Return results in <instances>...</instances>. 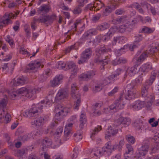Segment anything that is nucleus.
I'll use <instances>...</instances> for the list:
<instances>
[{
	"label": "nucleus",
	"instance_id": "2eb2a0df",
	"mask_svg": "<svg viewBox=\"0 0 159 159\" xmlns=\"http://www.w3.org/2000/svg\"><path fill=\"white\" fill-rule=\"evenodd\" d=\"M27 80V78L23 76L20 77L16 80L14 79L11 81L13 85L15 86H18L20 85H24L25 84Z\"/></svg>",
	"mask_w": 159,
	"mask_h": 159
},
{
	"label": "nucleus",
	"instance_id": "b1692460",
	"mask_svg": "<svg viewBox=\"0 0 159 159\" xmlns=\"http://www.w3.org/2000/svg\"><path fill=\"white\" fill-rule=\"evenodd\" d=\"M137 67L138 66L135 65L133 66L128 67L126 71L127 75L130 76H134L138 72Z\"/></svg>",
	"mask_w": 159,
	"mask_h": 159
},
{
	"label": "nucleus",
	"instance_id": "6e6552de",
	"mask_svg": "<svg viewBox=\"0 0 159 159\" xmlns=\"http://www.w3.org/2000/svg\"><path fill=\"white\" fill-rule=\"evenodd\" d=\"M134 88V85L133 83H131L127 85L126 89L128 92L125 96L126 99L130 100L136 97V91Z\"/></svg>",
	"mask_w": 159,
	"mask_h": 159
},
{
	"label": "nucleus",
	"instance_id": "7c9ffc66",
	"mask_svg": "<svg viewBox=\"0 0 159 159\" xmlns=\"http://www.w3.org/2000/svg\"><path fill=\"white\" fill-rule=\"evenodd\" d=\"M140 7L139 10H144L148 9V10H153V8L151 6V5L146 2H144L141 3L139 5Z\"/></svg>",
	"mask_w": 159,
	"mask_h": 159
},
{
	"label": "nucleus",
	"instance_id": "f257e3e1",
	"mask_svg": "<svg viewBox=\"0 0 159 159\" xmlns=\"http://www.w3.org/2000/svg\"><path fill=\"white\" fill-rule=\"evenodd\" d=\"M55 111L56 113L55 119L58 121H60L64 117L70 112V109L68 107L59 105L55 107Z\"/></svg>",
	"mask_w": 159,
	"mask_h": 159
},
{
	"label": "nucleus",
	"instance_id": "423d86ee",
	"mask_svg": "<svg viewBox=\"0 0 159 159\" xmlns=\"http://www.w3.org/2000/svg\"><path fill=\"white\" fill-rule=\"evenodd\" d=\"M7 99L3 98L1 100H0V109H2L1 113L0 114V119L1 120L2 118H4L3 122L7 124L9 123L11 120V116L8 113H7L4 117L5 115V111L4 108L7 106Z\"/></svg>",
	"mask_w": 159,
	"mask_h": 159
},
{
	"label": "nucleus",
	"instance_id": "6ab92c4d",
	"mask_svg": "<svg viewBox=\"0 0 159 159\" xmlns=\"http://www.w3.org/2000/svg\"><path fill=\"white\" fill-rule=\"evenodd\" d=\"M97 34V30L95 29H90L83 35L82 39L84 40H85L87 39L89 37L96 35Z\"/></svg>",
	"mask_w": 159,
	"mask_h": 159
},
{
	"label": "nucleus",
	"instance_id": "bf43d9fd",
	"mask_svg": "<svg viewBox=\"0 0 159 159\" xmlns=\"http://www.w3.org/2000/svg\"><path fill=\"white\" fill-rule=\"evenodd\" d=\"M31 133L33 135V138L34 139L35 137L36 136L40 135L42 133L41 131L39 129H38L36 131H32Z\"/></svg>",
	"mask_w": 159,
	"mask_h": 159
},
{
	"label": "nucleus",
	"instance_id": "0e129e2a",
	"mask_svg": "<svg viewBox=\"0 0 159 159\" xmlns=\"http://www.w3.org/2000/svg\"><path fill=\"white\" fill-rule=\"evenodd\" d=\"M40 10H49L51 9L50 5L49 4H43L41 6Z\"/></svg>",
	"mask_w": 159,
	"mask_h": 159
},
{
	"label": "nucleus",
	"instance_id": "7ed1b4c3",
	"mask_svg": "<svg viewBox=\"0 0 159 159\" xmlns=\"http://www.w3.org/2000/svg\"><path fill=\"white\" fill-rule=\"evenodd\" d=\"M110 50V49L107 48L105 47L101 48L100 49H97L96 52V59L95 60V61L96 62H102L103 66L107 64L110 61V60L108 57H105L106 58L102 59V54L107 52Z\"/></svg>",
	"mask_w": 159,
	"mask_h": 159
},
{
	"label": "nucleus",
	"instance_id": "dca6fc26",
	"mask_svg": "<svg viewBox=\"0 0 159 159\" xmlns=\"http://www.w3.org/2000/svg\"><path fill=\"white\" fill-rule=\"evenodd\" d=\"M71 89V94L72 98L75 99L80 97V94L77 91V87L75 83L72 84Z\"/></svg>",
	"mask_w": 159,
	"mask_h": 159
},
{
	"label": "nucleus",
	"instance_id": "ddd939ff",
	"mask_svg": "<svg viewBox=\"0 0 159 159\" xmlns=\"http://www.w3.org/2000/svg\"><path fill=\"white\" fill-rule=\"evenodd\" d=\"M67 66L69 69H71V76L72 77H74L77 75L78 68L73 62L71 61L68 62Z\"/></svg>",
	"mask_w": 159,
	"mask_h": 159
},
{
	"label": "nucleus",
	"instance_id": "a211bd4d",
	"mask_svg": "<svg viewBox=\"0 0 159 159\" xmlns=\"http://www.w3.org/2000/svg\"><path fill=\"white\" fill-rule=\"evenodd\" d=\"M112 21L114 24H119L124 23L128 24V22H129V20L128 17L123 16L119 18L114 19Z\"/></svg>",
	"mask_w": 159,
	"mask_h": 159
},
{
	"label": "nucleus",
	"instance_id": "bb28decb",
	"mask_svg": "<svg viewBox=\"0 0 159 159\" xmlns=\"http://www.w3.org/2000/svg\"><path fill=\"white\" fill-rule=\"evenodd\" d=\"M28 148V147H25L20 149L18 150L16 153L15 155L18 157L23 158V156L27 153Z\"/></svg>",
	"mask_w": 159,
	"mask_h": 159
},
{
	"label": "nucleus",
	"instance_id": "1a4fd4ad",
	"mask_svg": "<svg viewBox=\"0 0 159 159\" xmlns=\"http://www.w3.org/2000/svg\"><path fill=\"white\" fill-rule=\"evenodd\" d=\"M19 12L12 13H6L3 16H0V20L3 22V23L7 25L12 23L11 19L16 18L19 14Z\"/></svg>",
	"mask_w": 159,
	"mask_h": 159
},
{
	"label": "nucleus",
	"instance_id": "c03bdc74",
	"mask_svg": "<svg viewBox=\"0 0 159 159\" xmlns=\"http://www.w3.org/2000/svg\"><path fill=\"white\" fill-rule=\"evenodd\" d=\"M147 52H146L143 53L137 59L138 62H141L143 61L144 60L148 57Z\"/></svg>",
	"mask_w": 159,
	"mask_h": 159
},
{
	"label": "nucleus",
	"instance_id": "e433bc0d",
	"mask_svg": "<svg viewBox=\"0 0 159 159\" xmlns=\"http://www.w3.org/2000/svg\"><path fill=\"white\" fill-rule=\"evenodd\" d=\"M21 3V1L20 0H16L15 2L10 3L8 5V7L11 9L15 8L19 4H20Z\"/></svg>",
	"mask_w": 159,
	"mask_h": 159
},
{
	"label": "nucleus",
	"instance_id": "79ce46f5",
	"mask_svg": "<svg viewBox=\"0 0 159 159\" xmlns=\"http://www.w3.org/2000/svg\"><path fill=\"white\" fill-rule=\"evenodd\" d=\"M125 139L127 142L132 144H133L135 142V138L130 135H127L125 136Z\"/></svg>",
	"mask_w": 159,
	"mask_h": 159
},
{
	"label": "nucleus",
	"instance_id": "f03ea898",
	"mask_svg": "<svg viewBox=\"0 0 159 159\" xmlns=\"http://www.w3.org/2000/svg\"><path fill=\"white\" fill-rule=\"evenodd\" d=\"M18 95H21L28 97L31 98L36 93L39 92L41 89L35 88L31 87H22L17 90Z\"/></svg>",
	"mask_w": 159,
	"mask_h": 159
},
{
	"label": "nucleus",
	"instance_id": "c9c22d12",
	"mask_svg": "<svg viewBox=\"0 0 159 159\" xmlns=\"http://www.w3.org/2000/svg\"><path fill=\"white\" fill-rule=\"evenodd\" d=\"M126 148L127 149L128 151L126 152L124 154V156L125 157L124 159H127L126 158L127 157L129 158V157L128 156V154L129 153H132L133 152V149L131 145L128 144H126Z\"/></svg>",
	"mask_w": 159,
	"mask_h": 159
},
{
	"label": "nucleus",
	"instance_id": "e2e57ef3",
	"mask_svg": "<svg viewBox=\"0 0 159 159\" xmlns=\"http://www.w3.org/2000/svg\"><path fill=\"white\" fill-rule=\"evenodd\" d=\"M102 102L100 101L96 102L93 106V108L95 109H96V108L99 109L102 106Z\"/></svg>",
	"mask_w": 159,
	"mask_h": 159
},
{
	"label": "nucleus",
	"instance_id": "5701e85b",
	"mask_svg": "<svg viewBox=\"0 0 159 159\" xmlns=\"http://www.w3.org/2000/svg\"><path fill=\"white\" fill-rule=\"evenodd\" d=\"M144 101H141L139 100L136 101L134 104L133 105L132 108L135 111H138L144 107L145 105Z\"/></svg>",
	"mask_w": 159,
	"mask_h": 159
},
{
	"label": "nucleus",
	"instance_id": "338daca9",
	"mask_svg": "<svg viewBox=\"0 0 159 159\" xmlns=\"http://www.w3.org/2000/svg\"><path fill=\"white\" fill-rule=\"evenodd\" d=\"M142 17L140 16H137L136 18L134 19L132 21V23L133 24H134L137 23L139 21H141V18Z\"/></svg>",
	"mask_w": 159,
	"mask_h": 159
},
{
	"label": "nucleus",
	"instance_id": "a878e982",
	"mask_svg": "<svg viewBox=\"0 0 159 159\" xmlns=\"http://www.w3.org/2000/svg\"><path fill=\"white\" fill-rule=\"evenodd\" d=\"M127 40V38L123 36L114 37L112 42V44L113 45H115L117 41H118L119 43H125Z\"/></svg>",
	"mask_w": 159,
	"mask_h": 159
},
{
	"label": "nucleus",
	"instance_id": "39448f33",
	"mask_svg": "<svg viewBox=\"0 0 159 159\" xmlns=\"http://www.w3.org/2000/svg\"><path fill=\"white\" fill-rule=\"evenodd\" d=\"M156 74L154 73L152 74L148 80H147L143 84L141 90V94L143 97H145L148 95V90L149 87L151 85L155 80Z\"/></svg>",
	"mask_w": 159,
	"mask_h": 159
},
{
	"label": "nucleus",
	"instance_id": "4c0bfd02",
	"mask_svg": "<svg viewBox=\"0 0 159 159\" xmlns=\"http://www.w3.org/2000/svg\"><path fill=\"white\" fill-rule=\"evenodd\" d=\"M57 16L56 14H53L51 15H48V24H52L54 21L56 20Z\"/></svg>",
	"mask_w": 159,
	"mask_h": 159
},
{
	"label": "nucleus",
	"instance_id": "f704fd0d",
	"mask_svg": "<svg viewBox=\"0 0 159 159\" xmlns=\"http://www.w3.org/2000/svg\"><path fill=\"white\" fill-rule=\"evenodd\" d=\"M34 139L33 138V135L31 133L28 134H26L20 137V139L21 141L25 142L26 141H28L30 139Z\"/></svg>",
	"mask_w": 159,
	"mask_h": 159
},
{
	"label": "nucleus",
	"instance_id": "9b49d317",
	"mask_svg": "<svg viewBox=\"0 0 159 159\" xmlns=\"http://www.w3.org/2000/svg\"><path fill=\"white\" fill-rule=\"evenodd\" d=\"M41 66L43 67V65L42 64V63L37 60H35L31 61L28 65V71H30L32 72H35L37 71L38 69Z\"/></svg>",
	"mask_w": 159,
	"mask_h": 159
},
{
	"label": "nucleus",
	"instance_id": "4be33fe9",
	"mask_svg": "<svg viewBox=\"0 0 159 159\" xmlns=\"http://www.w3.org/2000/svg\"><path fill=\"white\" fill-rule=\"evenodd\" d=\"M67 96V93L63 90H60L57 93L55 100L56 101L61 100L66 98Z\"/></svg>",
	"mask_w": 159,
	"mask_h": 159
},
{
	"label": "nucleus",
	"instance_id": "aec40b11",
	"mask_svg": "<svg viewBox=\"0 0 159 159\" xmlns=\"http://www.w3.org/2000/svg\"><path fill=\"white\" fill-rule=\"evenodd\" d=\"M38 13L42 16L39 18L37 19L38 21L42 23L48 24V15L44 13L45 11H38Z\"/></svg>",
	"mask_w": 159,
	"mask_h": 159
},
{
	"label": "nucleus",
	"instance_id": "3c124183",
	"mask_svg": "<svg viewBox=\"0 0 159 159\" xmlns=\"http://www.w3.org/2000/svg\"><path fill=\"white\" fill-rule=\"evenodd\" d=\"M102 129V126L100 125H98L93 130L92 133L91 137L94 136L95 134H97L99 131H100Z\"/></svg>",
	"mask_w": 159,
	"mask_h": 159
},
{
	"label": "nucleus",
	"instance_id": "8fccbe9b",
	"mask_svg": "<svg viewBox=\"0 0 159 159\" xmlns=\"http://www.w3.org/2000/svg\"><path fill=\"white\" fill-rule=\"evenodd\" d=\"M118 30V27L116 26H114L111 28L109 30L107 33L108 34L111 36L114 34L116 31Z\"/></svg>",
	"mask_w": 159,
	"mask_h": 159
},
{
	"label": "nucleus",
	"instance_id": "9d476101",
	"mask_svg": "<svg viewBox=\"0 0 159 159\" xmlns=\"http://www.w3.org/2000/svg\"><path fill=\"white\" fill-rule=\"evenodd\" d=\"M92 54V50L90 48H87L82 53L80 59L78 63L80 64L87 61L90 57Z\"/></svg>",
	"mask_w": 159,
	"mask_h": 159
},
{
	"label": "nucleus",
	"instance_id": "f3484780",
	"mask_svg": "<svg viewBox=\"0 0 159 159\" xmlns=\"http://www.w3.org/2000/svg\"><path fill=\"white\" fill-rule=\"evenodd\" d=\"M148 148V146L147 145L143 146L139 149L138 153H136V157L140 158L142 156H144L147 153Z\"/></svg>",
	"mask_w": 159,
	"mask_h": 159
},
{
	"label": "nucleus",
	"instance_id": "13d9d810",
	"mask_svg": "<svg viewBox=\"0 0 159 159\" xmlns=\"http://www.w3.org/2000/svg\"><path fill=\"white\" fill-rule=\"evenodd\" d=\"M119 89V88L117 87H116L110 92L108 93V95L110 96H113L117 92Z\"/></svg>",
	"mask_w": 159,
	"mask_h": 159
},
{
	"label": "nucleus",
	"instance_id": "a18cd8bd",
	"mask_svg": "<svg viewBox=\"0 0 159 159\" xmlns=\"http://www.w3.org/2000/svg\"><path fill=\"white\" fill-rule=\"evenodd\" d=\"M129 23L128 24L124 23V24L120 25L118 29V31L121 33L124 32L128 27Z\"/></svg>",
	"mask_w": 159,
	"mask_h": 159
},
{
	"label": "nucleus",
	"instance_id": "f8f14e48",
	"mask_svg": "<svg viewBox=\"0 0 159 159\" xmlns=\"http://www.w3.org/2000/svg\"><path fill=\"white\" fill-rule=\"evenodd\" d=\"M118 129L112 127H108L105 134V138L107 140H110L113 136H115L118 132Z\"/></svg>",
	"mask_w": 159,
	"mask_h": 159
},
{
	"label": "nucleus",
	"instance_id": "a19ab883",
	"mask_svg": "<svg viewBox=\"0 0 159 159\" xmlns=\"http://www.w3.org/2000/svg\"><path fill=\"white\" fill-rule=\"evenodd\" d=\"M109 24L107 23H104L98 25L97 27V29L100 31L104 30L109 27Z\"/></svg>",
	"mask_w": 159,
	"mask_h": 159
},
{
	"label": "nucleus",
	"instance_id": "c85d7f7f",
	"mask_svg": "<svg viewBox=\"0 0 159 159\" xmlns=\"http://www.w3.org/2000/svg\"><path fill=\"white\" fill-rule=\"evenodd\" d=\"M62 79L61 75L56 76L52 81H51V85L52 87H55L58 85Z\"/></svg>",
	"mask_w": 159,
	"mask_h": 159
},
{
	"label": "nucleus",
	"instance_id": "052dcab7",
	"mask_svg": "<svg viewBox=\"0 0 159 159\" xmlns=\"http://www.w3.org/2000/svg\"><path fill=\"white\" fill-rule=\"evenodd\" d=\"M77 98L78 99L77 100L76 102L74 104V108L75 109L78 110L79 107L80 106V97Z\"/></svg>",
	"mask_w": 159,
	"mask_h": 159
},
{
	"label": "nucleus",
	"instance_id": "680f3d73",
	"mask_svg": "<svg viewBox=\"0 0 159 159\" xmlns=\"http://www.w3.org/2000/svg\"><path fill=\"white\" fill-rule=\"evenodd\" d=\"M159 149V144L155 143L154 144V147L151 149L152 153H155Z\"/></svg>",
	"mask_w": 159,
	"mask_h": 159
},
{
	"label": "nucleus",
	"instance_id": "2f4dec72",
	"mask_svg": "<svg viewBox=\"0 0 159 159\" xmlns=\"http://www.w3.org/2000/svg\"><path fill=\"white\" fill-rule=\"evenodd\" d=\"M114 150V147L111 145L110 142H108L105 145V146L103 148L102 150L104 152H111L112 150Z\"/></svg>",
	"mask_w": 159,
	"mask_h": 159
},
{
	"label": "nucleus",
	"instance_id": "37998d69",
	"mask_svg": "<svg viewBox=\"0 0 159 159\" xmlns=\"http://www.w3.org/2000/svg\"><path fill=\"white\" fill-rule=\"evenodd\" d=\"M72 133L71 130L64 129V139L65 141H66L69 139Z\"/></svg>",
	"mask_w": 159,
	"mask_h": 159
},
{
	"label": "nucleus",
	"instance_id": "473e14b6",
	"mask_svg": "<svg viewBox=\"0 0 159 159\" xmlns=\"http://www.w3.org/2000/svg\"><path fill=\"white\" fill-rule=\"evenodd\" d=\"M54 98V97L52 95H49L48 97H47V98L45 100L42 101L41 102L40 104H42L43 103H44L45 102L46 104L50 105V104L53 102V99Z\"/></svg>",
	"mask_w": 159,
	"mask_h": 159
},
{
	"label": "nucleus",
	"instance_id": "393cba45",
	"mask_svg": "<svg viewBox=\"0 0 159 159\" xmlns=\"http://www.w3.org/2000/svg\"><path fill=\"white\" fill-rule=\"evenodd\" d=\"M117 121L119 124H123L125 127L128 126L131 123L130 120L129 119L123 117H120Z\"/></svg>",
	"mask_w": 159,
	"mask_h": 159
},
{
	"label": "nucleus",
	"instance_id": "09e8293b",
	"mask_svg": "<svg viewBox=\"0 0 159 159\" xmlns=\"http://www.w3.org/2000/svg\"><path fill=\"white\" fill-rule=\"evenodd\" d=\"M74 138L75 140L77 142L82 139V134L79 132L75 133L74 135Z\"/></svg>",
	"mask_w": 159,
	"mask_h": 159
},
{
	"label": "nucleus",
	"instance_id": "58836bf2",
	"mask_svg": "<svg viewBox=\"0 0 159 159\" xmlns=\"http://www.w3.org/2000/svg\"><path fill=\"white\" fill-rule=\"evenodd\" d=\"M80 121L81 124L80 125V126L81 127H82L83 125L86 122V114L84 112L82 113L80 115Z\"/></svg>",
	"mask_w": 159,
	"mask_h": 159
},
{
	"label": "nucleus",
	"instance_id": "69168bd1",
	"mask_svg": "<svg viewBox=\"0 0 159 159\" xmlns=\"http://www.w3.org/2000/svg\"><path fill=\"white\" fill-rule=\"evenodd\" d=\"M58 65L57 68L59 69L65 68L66 66V65L64 62L62 61L58 62Z\"/></svg>",
	"mask_w": 159,
	"mask_h": 159
},
{
	"label": "nucleus",
	"instance_id": "6e6d98bb",
	"mask_svg": "<svg viewBox=\"0 0 159 159\" xmlns=\"http://www.w3.org/2000/svg\"><path fill=\"white\" fill-rule=\"evenodd\" d=\"M19 52H20L21 54L24 55H26V56L29 57L30 55V53L29 52L25 50V48L23 47H20Z\"/></svg>",
	"mask_w": 159,
	"mask_h": 159
},
{
	"label": "nucleus",
	"instance_id": "4468645a",
	"mask_svg": "<svg viewBox=\"0 0 159 159\" xmlns=\"http://www.w3.org/2000/svg\"><path fill=\"white\" fill-rule=\"evenodd\" d=\"M46 121L45 117H40L31 122L32 125L36 127L42 126Z\"/></svg>",
	"mask_w": 159,
	"mask_h": 159
},
{
	"label": "nucleus",
	"instance_id": "49530a36",
	"mask_svg": "<svg viewBox=\"0 0 159 159\" xmlns=\"http://www.w3.org/2000/svg\"><path fill=\"white\" fill-rule=\"evenodd\" d=\"M157 50L158 49L157 47L151 48L148 50H147L146 52H147L148 55H152L156 53Z\"/></svg>",
	"mask_w": 159,
	"mask_h": 159
},
{
	"label": "nucleus",
	"instance_id": "774afa93",
	"mask_svg": "<svg viewBox=\"0 0 159 159\" xmlns=\"http://www.w3.org/2000/svg\"><path fill=\"white\" fill-rule=\"evenodd\" d=\"M143 80L142 74L138 76V78L136 79V82L137 84H141Z\"/></svg>",
	"mask_w": 159,
	"mask_h": 159
},
{
	"label": "nucleus",
	"instance_id": "5fc2aeb1",
	"mask_svg": "<svg viewBox=\"0 0 159 159\" xmlns=\"http://www.w3.org/2000/svg\"><path fill=\"white\" fill-rule=\"evenodd\" d=\"M127 7L129 8L130 9H138V10H139V9H140L139 7H140L139 4L137 3H134Z\"/></svg>",
	"mask_w": 159,
	"mask_h": 159
},
{
	"label": "nucleus",
	"instance_id": "0eeeda50",
	"mask_svg": "<svg viewBox=\"0 0 159 159\" xmlns=\"http://www.w3.org/2000/svg\"><path fill=\"white\" fill-rule=\"evenodd\" d=\"M43 105L39 103L36 106H34L25 112V114L27 117H37L41 112Z\"/></svg>",
	"mask_w": 159,
	"mask_h": 159
},
{
	"label": "nucleus",
	"instance_id": "c756f323",
	"mask_svg": "<svg viewBox=\"0 0 159 159\" xmlns=\"http://www.w3.org/2000/svg\"><path fill=\"white\" fill-rule=\"evenodd\" d=\"M52 144V141L51 139L47 138H45L43 140L42 146V151H44V149L46 147L51 145Z\"/></svg>",
	"mask_w": 159,
	"mask_h": 159
},
{
	"label": "nucleus",
	"instance_id": "ea45409f",
	"mask_svg": "<svg viewBox=\"0 0 159 159\" xmlns=\"http://www.w3.org/2000/svg\"><path fill=\"white\" fill-rule=\"evenodd\" d=\"M88 2V0H77V6L75 10L80 9V7H83L85 4Z\"/></svg>",
	"mask_w": 159,
	"mask_h": 159
},
{
	"label": "nucleus",
	"instance_id": "72a5a7b5",
	"mask_svg": "<svg viewBox=\"0 0 159 159\" xmlns=\"http://www.w3.org/2000/svg\"><path fill=\"white\" fill-rule=\"evenodd\" d=\"M155 29L154 28H150L147 26H144L141 29V32L147 34L152 33Z\"/></svg>",
	"mask_w": 159,
	"mask_h": 159
},
{
	"label": "nucleus",
	"instance_id": "412c9836",
	"mask_svg": "<svg viewBox=\"0 0 159 159\" xmlns=\"http://www.w3.org/2000/svg\"><path fill=\"white\" fill-rule=\"evenodd\" d=\"M95 75V73L94 72L92 71L90 72L83 73L80 76V77L82 80H88Z\"/></svg>",
	"mask_w": 159,
	"mask_h": 159
},
{
	"label": "nucleus",
	"instance_id": "cd10ccee",
	"mask_svg": "<svg viewBox=\"0 0 159 159\" xmlns=\"http://www.w3.org/2000/svg\"><path fill=\"white\" fill-rule=\"evenodd\" d=\"M152 66L149 63L143 64L140 68V70L143 72H147L152 69Z\"/></svg>",
	"mask_w": 159,
	"mask_h": 159
},
{
	"label": "nucleus",
	"instance_id": "20e7f679",
	"mask_svg": "<svg viewBox=\"0 0 159 159\" xmlns=\"http://www.w3.org/2000/svg\"><path fill=\"white\" fill-rule=\"evenodd\" d=\"M124 100V95L121 93L119 98L111 105L110 107V110L116 112L123 108L125 104Z\"/></svg>",
	"mask_w": 159,
	"mask_h": 159
},
{
	"label": "nucleus",
	"instance_id": "4d7b16f0",
	"mask_svg": "<svg viewBox=\"0 0 159 159\" xmlns=\"http://www.w3.org/2000/svg\"><path fill=\"white\" fill-rule=\"evenodd\" d=\"M93 152V153L94 156L99 157L103 154L102 152V153L99 150L97 149H94Z\"/></svg>",
	"mask_w": 159,
	"mask_h": 159
},
{
	"label": "nucleus",
	"instance_id": "de8ad7c7",
	"mask_svg": "<svg viewBox=\"0 0 159 159\" xmlns=\"http://www.w3.org/2000/svg\"><path fill=\"white\" fill-rule=\"evenodd\" d=\"M5 40L7 42L9 43L11 47H12L14 45V41L9 35L7 36L5 38Z\"/></svg>",
	"mask_w": 159,
	"mask_h": 159
},
{
	"label": "nucleus",
	"instance_id": "603ef678",
	"mask_svg": "<svg viewBox=\"0 0 159 159\" xmlns=\"http://www.w3.org/2000/svg\"><path fill=\"white\" fill-rule=\"evenodd\" d=\"M63 130V129L62 127L58 128L54 134L55 137H59L61 135L62 132Z\"/></svg>",
	"mask_w": 159,
	"mask_h": 159
},
{
	"label": "nucleus",
	"instance_id": "864d4df0",
	"mask_svg": "<svg viewBox=\"0 0 159 159\" xmlns=\"http://www.w3.org/2000/svg\"><path fill=\"white\" fill-rule=\"evenodd\" d=\"M8 93L9 94V96L10 98L14 100L15 99L16 96H18L17 91H12L11 92L10 91Z\"/></svg>",
	"mask_w": 159,
	"mask_h": 159
}]
</instances>
